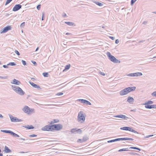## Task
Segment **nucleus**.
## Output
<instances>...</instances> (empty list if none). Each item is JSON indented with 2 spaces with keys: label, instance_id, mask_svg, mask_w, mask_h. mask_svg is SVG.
<instances>
[{
  "label": "nucleus",
  "instance_id": "f257e3e1",
  "mask_svg": "<svg viewBox=\"0 0 156 156\" xmlns=\"http://www.w3.org/2000/svg\"><path fill=\"white\" fill-rule=\"evenodd\" d=\"M12 87L13 90L18 94L21 95H23L24 94L25 92L19 87L12 85Z\"/></svg>",
  "mask_w": 156,
  "mask_h": 156
},
{
  "label": "nucleus",
  "instance_id": "f03ea898",
  "mask_svg": "<svg viewBox=\"0 0 156 156\" xmlns=\"http://www.w3.org/2000/svg\"><path fill=\"white\" fill-rule=\"evenodd\" d=\"M22 111L28 115L31 114L34 112V109L30 108L27 106H25L22 109Z\"/></svg>",
  "mask_w": 156,
  "mask_h": 156
},
{
  "label": "nucleus",
  "instance_id": "7ed1b4c3",
  "mask_svg": "<svg viewBox=\"0 0 156 156\" xmlns=\"http://www.w3.org/2000/svg\"><path fill=\"white\" fill-rule=\"evenodd\" d=\"M107 55L109 59L112 62L115 63H119L120 62V61H119L114 56L112 55L110 52H108L107 53Z\"/></svg>",
  "mask_w": 156,
  "mask_h": 156
},
{
  "label": "nucleus",
  "instance_id": "20e7f679",
  "mask_svg": "<svg viewBox=\"0 0 156 156\" xmlns=\"http://www.w3.org/2000/svg\"><path fill=\"white\" fill-rule=\"evenodd\" d=\"M85 119V116L83 115V112L80 111L78 113L77 117V120L81 123L84 122Z\"/></svg>",
  "mask_w": 156,
  "mask_h": 156
},
{
  "label": "nucleus",
  "instance_id": "39448f33",
  "mask_svg": "<svg viewBox=\"0 0 156 156\" xmlns=\"http://www.w3.org/2000/svg\"><path fill=\"white\" fill-rule=\"evenodd\" d=\"M9 115L11 121L12 122H21L23 121L22 119H19L16 117H14L11 115L9 114Z\"/></svg>",
  "mask_w": 156,
  "mask_h": 156
},
{
  "label": "nucleus",
  "instance_id": "423d86ee",
  "mask_svg": "<svg viewBox=\"0 0 156 156\" xmlns=\"http://www.w3.org/2000/svg\"><path fill=\"white\" fill-rule=\"evenodd\" d=\"M54 130L58 131L62 129V126L60 124H54Z\"/></svg>",
  "mask_w": 156,
  "mask_h": 156
},
{
  "label": "nucleus",
  "instance_id": "0eeeda50",
  "mask_svg": "<svg viewBox=\"0 0 156 156\" xmlns=\"http://www.w3.org/2000/svg\"><path fill=\"white\" fill-rule=\"evenodd\" d=\"M22 6L20 4H16L15 5L12 9V11L15 12L21 8Z\"/></svg>",
  "mask_w": 156,
  "mask_h": 156
},
{
  "label": "nucleus",
  "instance_id": "6e6552de",
  "mask_svg": "<svg viewBox=\"0 0 156 156\" xmlns=\"http://www.w3.org/2000/svg\"><path fill=\"white\" fill-rule=\"evenodd\" d=\"M71 132L73 133H78L80 134H81L82 131L80 129H77L76 128H74L71 129Z\"/></svg>",
  "mask_w": 156,
  "mask_h": 156
},
{
  "label": "nucleus",
  "instance_id": "1a4fd4ad",
  "mask_svg": "<svg viewBox=\"0 0 156 156\" xmlns=\"http://www.w3.org/2000/svg\"><path fill=\"white\" fill-rule=\"evenodd\" d=\"M78 101H80L82 103L85 104L87 105H91V103L89 101L87 100L83 99H79L77 100Z\"/></svg>",
  "mask_w": 156,
  "mask_h": 156
},
{
  "label": "nucleus",
  "instance_id": "9d476101",
  "mask_svg": "<svg viewBox=\"0 0 156 156\" xmlns=\"http://www.w3.org/2000/svg\"><path fill=\"white\" fill-rule=\"evenodd\" d=\"M11 27L10 26H6L4 27L2 32H1V33H5L7 32L8 30H11Z\"/></svg>",
  "mask_w": 156,
  "mask_h": 156
},
{
  "label": "nucleus",
  "instance_id": "9b49d317",
  "mask_svg": "<svg viewBox=\"0 0 156 156\" xmlns=\"http://www.w3.org/2000/svg\"><path fill=\"white\" fill-rule=\"evenodd\" d=\"M136 89L135 87H127V93L134 91Z\"/></svg>",
  "mask_w": 156,
  "mask_h": 156
},
{
  "label": "nucleus",
  "instance_id": "f8f14e48",
  "mask_svg": "<svg viewBox=\"0 0 156 156\" xmlns=\"http://www.w3.org/2000/svg\"><path fill=\"white\" fill-rule=\"evenodd\" d=\"M120 94L121 95H124L127 94V88H125L123 90L120 92Z\"/></svg>",
  "mask_w": 156,
  "mask_h": 156
},
{
  "label": "nucleus",
  "instance_id": "ddd939ff",
  "mask_svg": "<svg viewBox=\"0 0 156 156\" xmlns=\"http://www.w3.org/2000/svg\"><path fill=\"white\" fill-rule=\"evenodd\" d=\"M145 108L148 109H151L152 108H156V105H147L145 106Z\"/></svg>",
  "mask_w": 156,
  "mask_h": 156
},
{
  "label": "nucleus",
  "instance_id": "4468645a",
  "mask_svg": "<svg viewBox=\"0 0 156 156\" xmlns=\"http://www.w3.org/2000/svg\"><path fill=\"white\" fill-rule=\"evenodd\" d=\"M11 83L17 85H19L20 83V82L15 79H14L11 82Z\"/></svg>",
  "mask_w": 156,
  "mask_h": 156
},
{
  "label": "nucleus",
  "instance_id": "2eb2a0df",
  "mask_svg": "<svg viewBox=\"0 0 156 156\" xmlns=\"http://www.w3.org/2000/svg\"><path fill=\"white\" fill-rule=\"evenodd\" d=\"M127 102L130 104H133L134 102V99L133 98L129 96L127 98Z\"/></svg>",
  "mask_w": 156,
  "mask_h": 156
},
{
  "label": "nucleus",
  "instance_id": "dca6fc26",
  "mask_svg": "<svg viewBox=\"0 0 156 156\" xmlns=\"http://www.w3.org/2000/svg\"><path fill=\"white\" fill-rule=\"evenodd\" d=\"M41 130L44 131H49V125H47L41 128Z\"/></svg>",
  "mask_w": 156,
  "mask_h": 156
},
{
  "label": "nucleus",
  "instance_id": "f3484780",
  "mask_svg": "<svg viewBox=\"0 0 156 156\" xmlns=\"http://www.w3.org/2000/svg\"><path fill=\"white\" fill-rule=\"evenodd\" d=\"M4 151L6 153H9L11 152V151L6 146H5Z\"/></svg>",
  "mask_w": 156,
  "mask_h": 156
},
{
  "label": "nucleus",
  "instance_id": "a211bd4d",
  "mask_svg": "<svg viewBox=\"0 0 156 156\" xmlns=\"http://www.w3.org/2000/svg\"><path fill=\"white\" fill-rule=\"evenodd\" d=\"M23 127L29 129H32L34 128V127L32 125L30 126L27 125V126H23Z\"/></svg>",
  "mask_w": 156,
  "mask_h": 156
},
{
  "label": "nucleus",
  "instance_id": "6ab92c4d",
  "mask_svg": "<svg viewBox=\"0 0 156 156\" xmlns=\"http://www.w3.org/2000/svg\"><path fill=\"white\" fill-rule=\"evenodd\" d=\"M127 131H129L131 132H132L133 133H138L136 131L133 130L132 128L127 127Z\"/></svg>",
  "mask_w": 156,
  "mask_h": 156
},
{
  "label": "nucleus",
  "instance_id": "aec40b11",
  "mask_svg": "<svg viewBox=\"0 0 156 156\" xmlns=\"http://www.w3.org/2000/svg\"><path fill=\"white\" fill-rule=\"evenodd\" d=\"M115 117H117V118H121L123 119H125L126 118V116L124 115H117L116 116H115Z\"/></svg>",
  "mask_w": 156,
  "mask_h": 156
},
{
  "label": "nucleus",
  "instance_id": "412c9836",
  "mask_svg": "<svg viewBox=\"0 0 156 156\" xmlns=\"http://www.w3.org/2000/svg\"><path fill=\"white\" fill-rule=\"evenodd\" d=\"M128 149H136V150H138L139 151H140L141 150V149L140 148H138V147H130L129 148L127 147V151H130V150Z\"/></svg>",
  "mask_w": 156,
  "mask_h": 156
},
{
  "label": "nucleus",
  "instance_id": "4be33fe9",
  "mask_svg": "<svg viewBox=\"0 0 156 156\" xmlns=\"http://www.w3.org/2000/svg\"><path fill=\"white\" fill-rule=\"evenodd\" d=\"M1 131L4 133H9L11 135L12 132L11 130H1Z\"/></svg>",
  "mask_w": 156,
  "mask_h": 156
},
{
  "label": "nucleus",
  "instance_id": "5701e85b",
  "mask_svg": "<svg viewBox=\"0 0 156 156\" xmlns=\"http://www.w3.org/2000/svg\"><path fill=\"white\" fill-rule=\"evenodd\" d=\"M93 2L94 3H95L97 5L100 6H102L103 5V3L97 2L95 1H94Z\"/></svg>",
  "mask_w": 156,
  "mask_h": 156
},
{
  "label": "nucleus",
  "instance_id": "b1692460",
  "mask_svg": "<svg viewBox=\"0 0 156 156\" xmlns=\"http://www.w3.org/2000/svg\"><path fill=\"white\" fill-rule=\"evenodd\" d=\"M134 76H142L143 74L142 73L140 72H137L134 73Z\"/></svg>",
  "mask_w": 156,
  "mask_h": 156
},
{
  "label": "nucleus",
  "instance_id": "393cba45",
  "mask_svg": "<svg viewBox=\"0 0 156 156\" xmlns=\"http://www.w3.org/2000/svg\"><path fill=\"white\" fill-rule=\"evenodd\" d=\"M54 130L53 125H49V131H52Z\"/></svg>",
  "mask_w": 156,
  "mask_h": 156
},
{
  "label": "nucleus",
  "instance_id": "a878e982",
  "mask_svg": "<svg viewBox=\"0 0 156 156\" xmlns=\"http://www.w3.org/2000/svg\"><path fill=\"white\" fill-rule=\"evenodd\" d=\"M153 103V101H147L144 104V105H149L150 104H152Z\"/></svg>",
  "mask_w": 156,
  "mask_h": 156
},
{
  "label": "nucleus",
  "instance_id": "bb28decb",
  "mask_svg": "<svg viewBox=\"0 0 156 156\" xmlns=\"http://www.w3.org/2000/svg\"><path fill=\"white\" fill-rule=\"evenodd\" d=\"M11 135H12L14 137H19V136L18 134L15 133L12 131V133L11 134Z\"/></svg>",
  "mask_w": 156,
  "mask_h": 156
},
{
  "label": "nucleus",
  "instance_id": "cd10ccee",
  "mask_svg": "<svg viewBox=\"0 0 156 156\" xmlns=\"http://www.w3.org/2000/svg\"><path fill=\"white\" fill-rule=\"evenodd\" d=\"M65 23L70 26H73L74 24L73 22H65Z\"/></svg>",
  "mask_w": 156,
  "mask_h": 156
},
{
  "label": "nucleus",
  "instance_id": "c85d7f7f",
  "mask_svg": "<svg viewBox=\"0 0 156 156\" xmlns=\"http://www.w3.org/2000/svg\"><path fill=\"white\" fill-rule=\"evenodd\" d=\"M29 83L33 87L35 88L37 86V84L31 82L29 81Z\"/></svg>",
  "mask_w": 156,
  "mask_h": 156
},
{
  "label": "nucleus",
  "instance_id": "c756f323",
  "mask_svg": "<svg viewBox=\"0 0 156 156\" xmlns=\"http://www.w3.org/2000/svg\"><path fill=\"white\" fill-rule=\"evenodd\" d=\"M16 65V63L14 62H10L7 64V65L11 66H14Z\"/></svg>",
  "mask_w": 156,
  "mask_h": 156
},
{
  "label": "nucleus",
  "instance_id": "7c9ffc66",
  "mask_svg": "<svg viewBox=\"0 0 156 156\" xmlns=\"http://www.w3.org/2000/svg\"><path fill=\"white\" fill-rule=\"evenodd\" d=\"M83 142H85L88 139V138L87 136H84L83 137Z\"/></svg>",
  "mask_w": 156,
  "mask_h": 156
},
{
  "label": "nucleus",
  "instance_id": "2f4dec72",
  "mask_svg": "<svg viewBox=\"0 0 156 156\" xmlns=\"http://www.w3.org/2000/svg\"><path fill=\"white\" fill-rule=\"evenodd\" d=\"M70 65L69 64L66 65L65 66V69L63 71H64L65 70L69 69L70 68Z\"/></svg>",
  "mask_w": 156,
  "mask_h": 156
},
{
  "label": "nucleus",
  "instance_id": "473e14b6",
  "mask_svg": "<svg viewBox=\"0 0 156 156\" xmlns=\"http://www.w3.org/2000/svg\"><path fill=\"white\" fill-rule=\"evenodd\" d=\"M127 154L131 155H135L138 154H137L135 153H133L132 152H127Z\"/></svg>",
  "mask_w": 156,
  "mask_h": 156
},
{
  "label": "nucleus",
  "instance_id": "72a5a7b5",
  "mask_svg": "<svg viewBox=\"0 0 156 156\" xmlns=\"http://www.w3.org/2000/svg\"><path fill=\"white\" fill-rule=\"evenodd\" d=\"M42 74L45 77H48V73H42Z\"/></svg>",
  "mask_w": 156,
  "mask_h": 156
},
{
  "label": "nucleus",
  "instance_id": "f704fd0d",
  "mask_svg": "<svg viewBox=\"0 0 156 156\" xmlns=\"http://www.w3.org/2000/svg\"><path fill=\"white\" fill-rule=\"evenodd\" d=\"M127 151V148H123L122 149H120L119 150V152H121L122 151Z\"/></svg>",
  "mask_w": 156,
  "mask_h": 156
},
{
  "label": "nucleus",
  "instance_id": "c9c22d12",
  "mask_svg": "<svg viewBox=\"0 0 156 156\" xmlns=\"http://www.w3.org/2000/svg\"><path fill=\"white\" fill-rule=\"evenodd\" d=\"M53 121L54 123L58 122H59V120L58 119H54Z\"/></svg>",
  "mask_w": 156,
  "mask_h": 156
},
{
  "label": "nucleus",
  "instance_id": "e433bc0d",
  "mask_svg": "<svg viewBox=\"0 0 156 156\" xmlns=\"http://www.w3.org/2000/svg\"><path fill=\"white\" fill-rule=\"evenodd\" d=\"M127 76H134V73H130L127 74Z\"/></svg>",
  "mask_w": 156,
  "mask_h": 156
},
{
  "label": "nucleus",
  "instance_id": "4c0bfd02",
  "mask_svg": "<svg viewBox=\"0 0 156 156\" xmlns=\"http://www.w3.org/2000/svg\"><path fill=\"white\" fill-rule=\"evenodd\" d=\"M12 0H7L5 4V5H7V4H9L10 2H11Z\"/></svg>",
  "mask_w": 156,
  "mask_h": 156
},
{
  "label": "nucleus",
  "instance_id": "58836bf2",
  "mask_svg": "<svg viewBox=\"0 0 156 156\" xmlns=\"http://www.w3.org/2000/svg\"><path fill=\"white\" fill-rule=\"evenodd\" d=\"M25 22H23L21 24L20 27H21L22 28L24 27L25 26Z\"/></svg>",
  "mask_w": 156,
  "mask_h": 156
},
{
  "label": "nucleus",
  "instance_id": "ea45409f",
  "mask_svg": "<svg viewBox=\"0 0 156 156\" xmlns=\"http://www.w3.org/2000/svg\"><path fill=\"white\" fill-rule=\"evenodd\" d=\"M133 61L131 60V59H129L128 60V62H127V63H129V64H131L133 63Z\"/></svg>",
  "mask_w": 156,
  "mask_h": 156
},
{
  "label": "nucleus",
  "instance_id": "a19ab883",
  "mask_svg": "<svg viewBox=\"0 0 156 156\" xmlns=\"http://www.w3.org/2000/svg\"><path fill=\"white\" fill-rule=\"evenodd\" d=\"M120 129L122 130H127V126L123 127H121Z\"/></svg>",
  "mask_w": 156,
  "mask_h": 156
},
{
  "label": "nucleus",
  "instance_id": "79ce46f5",
  "mask_svg": "<svg viewBox=\"0 0 156 156\" xmlns=\"http://www.w3.org/2000/svg\"><path fill=\"white\" fill-rule=\"evenodd\" d=\"M31 62L32 63L34 64V66H37V63L35 61H31Z\"/></svg>",
  "mask_w": 156,
  "mask_h": 156
},
{
  "label": "nucleus",
  "instance_id": "37998d69",
  "mask_svg": "<svg viewBox=\"0 0 156 156\" xmlns=\"http://www.w3.org/2000/svg\"><path fill=\"white\" fill-rule=\"evenodd\" d=\"M37 136V135H36V134H31V135H30L29 136L30 137H36Z\"/></svg>",
  "mask_w": 156,
  "mask_h": 156
},
{
  "label": "nucleus",
  "instance_id": "c03bdc74",
  "mask_svg": "<svg viewBox=\"0 0 156 156\" xmlns=\"http://www.w3.org/2000/svg\"><path fill=\"white\" fill-rule=\"evenodd\" d=\"M83 139H78V140H77V142H80V143H83Z\"/></svg>",
  "mask_w": 156,
  "mask_h": 156
},
{
  "label": "nucleus",
  "instance_id": "a18cd8bd",
  "mask_svg": "<svg viewBox=\"0 0 156 156\" xmlns=\"http://www.w3.org/2000/svg\"><path fill=\"white\" fill-rule=\"evenodd\" d=\"M115 139L112 140H111L108 141H107V142L108 143H110L113 142H115Z\"/></svg>",
  "mask_w": 156,
  "mask_h": 156
},
{
  "label": "nucleus",
  "instance_id": "49530a36",
  "mask_svg": "<svg viewBox=\"0 0 156 156\" xmlns=\"http://www.w3.org/2000/svg\"><path fill=\"white\" fill-rule=\"evenodd\" d=\"M41 7V5L39 4L37 6V8L38 10H39L40 9Z\"/></svg>",
  "mask_w": 156,
  "mask_h": 156
},
{
  "label": "nucleus",
  "instance_id": "de8ad7c7",
  "mask_svg": "<svg viewBox=\"0 0 156 156\" xmlns=\"http://www.w3.org/2000/svg\"><path fill=\"white\" fill-rule=\"evenodd\" d=\"M151 95L152 96H155L156 97V91L154 92L151 94Z\"/></svg>",
  "mask_w": 156,
  "mask_h": 156
},
{
  "label": "nucleus",
  "instance_id": "09e8293b",
  "mask_svg": "<svg viewBox=\"0 0 156 156\" xmlns=\"http://www.w3.org/2000/svg\"><path fill=\"white\" fill-rule=\"evenodd\" d=\"M21 61H22V62L23 65L24 66H25L26 65L27 63L25 61L23 60H22Z\"/></svg>",
  "mask_w": 156,
  "mask_h": 156
},
{
  "label": "nucleus",
  "instance_id": "8fccbe9b",
  "mask_svg": "<svg viewBox=\"0 0 156 156\" xmlns=\"http://www.w3.org/2000/svg\"><path fill=\"white\" fill-rule=\"evenodd\" d=\"M15 52L16 54L17 55H20V53L17 50H15Z\"/></svg>",
  "mask_w": 156,
  "mask_h": 156
},
{
  "label": "nucleus",
  "instance_id": "3c124183",
  "mask_svg": "<svg viewBox=\"0 0 156 156\" xmlns=\"http://www.w3.org/2000/svg\"><path fill=\"white\" fill-rule=\"evenodd\" d=\"M136 1V0H131V5H133L134 2Z\"/></svg>",
  "mask_w": 156,
  "mask_h": 156
},
{
  "label": "nucleus",
  "instance_id": "603ef678",
  "mask_svg": "<svg viewBox=\"0 0 156 156\" xmlns=\"http://www.w3.org/2000/svg\"><path fill=\"white\" fill-rule=\"evenodd\" d=\"M0 78L3 79H7L8 78V77L6 76H0Z\"/></svg>",
  "mask_w": 156,
  "mask_h": 156
},
{
  "label": "nucleus",
  "instance_id": "864d4df0",
  "mask_svg": "<svg viewBox=\"0 0 156 156\" xmlns=\"http://www.w3.org/2000/svg\"><path fill=\"white\" fill-rule=\"evenodd\" d=\"M154 136L153 135H148L147 136H145L144 138H149L150 137L153 136Z\"/></svg>",
  "mask_w": 156,
  "mask_h": 156
},
{
  "label": "nucleus",
  "instance_id": "5fc2aeb1",
  "mask_svg": "<svg viewBox=\"0 0 156 156\" xmlns=\"http://www.w3.org/2000/svg\"><path fill=\"white\" fill-rule=\"evenodd\" d=\"M63 94V93L62 92H59L57 94V95L58 96L62 95Z\"/></svg>",
  "mask_w": 156,
  "mask_h": 156
},
{
  "label": "nucleus",
  "instance_id": "6e6d98bb",
  "mask_svg": "<svg viewBox=\"0 0 156 156\" xmlns=\"http://www.w3.org/2000/svg\"><path fill=\"white\" fill-rule=\"evenodd\" d=\"M99 73L100 74H101V75H102L103 76H105V74L103 72H101V71L99 72Z\"/></svg>",
  "mask_w": 156,
  "mask_h": 156
},
{
  "label": "nucleus",
  "instance_id": "4d7b16f0",
  "mask_svg": "<svg viewBox=\"0 0 156 156\" xmlns=\"http://www.w3.org/2000/svg\"><path fill=\"white\" fill-rule=\"evenodd\" d=\"M35 88H37L39 90H40L41 89L40 87L37 85V86Z\"/></svg>",
  "mask_w": 156,
  "mask_h": 156
},
{
  "label": "nucleus",
  "instance_id": "13d9d810",
  "mask_svg": "<svg viewBox=\"0 0 156 156\" xmlns=\"http://www.w3.org/2000/svg\"><path fill=\"white\" fill-rule=\"evenodd\" d=\"M8 66L9 65H3V67H4L5 68H8Z\"/></svg>",
  "mask_w": 156,
  "mask_h": 156
},
{
  "label": "nucleus",
  "instance_id": "bf43d9fd",
  "mask_svg": "<svg viewBox=\"0 0 156 156\" xmlns=\"http://www.w3.org/2000/svg\"><path fill=\"white\" fill-rule=\"evenodd\" d=\"M121 140H127V137L126 138H121Z\"/></svg>",
  "mask_w": 156,
  "mask_h": 156
},
{
  "label": "nucleus",
  "instance_id": "052dcab7",
  "mask_svg": "<svg viewBox=\"0 0 156 156\" xmlns=\"http://www.w3.org/2000/svg\"><path fill=\"white\" fill-rule=\"evenodd\" d=\"M119 40L116 39L115 41V43L116 44H118L119 43Z\"/></svg>",
  "mask_w": 156,
  "mask_h": 156
},
{
  "label": "nucleus",
  "instance_id": "680f3d73",
  "mask_svg": "<svg viewBox=\"0 0 156 156\" xmlns=\"http://www.w3.org/2000/svg\"><path fill=\"white\" fill-rule=\"evenodd\" d=\"M115 141L121 140V138H119L115 139Z\"/></svg>",
  "mask_w": 156,
  "mask_h": 156
},
{
  "label": "nucleus",
  "instance_id": "e2e57ef3",
  "mask_svg": "<svg viewBox=\"0 0 156 156\" xmlns=\"http://www.w3.org/2000/svg\"><path fill=\"white\" fill-rule=\"evenodd\" d=\"M133 139L132 138H127V140H133Z\"/></svg>",
  "mask_w": 156,
  "mask_h": 156
},
{
  "label": "nucleus",
  "instance_id": "0e129e2a",
  "mask_svg": "<svg viewBox=\"0 0 156 156\" xmlns=\"http://www.w3.org/2000/svg\"><path fill=\"white\" fill-rule=\"evenodd\" d=\"M109 37L110 38L112 39V40H114L115 39V37H113L110 36Z\"/></svg>",
  "mask_w": 156,
  "mask_h": 156
},
{
  "label": "nucleus",
  "instance_id": "69168bd1",
  "mask_svg": "<svg viewBox=\"0 0 156 156\" xmlns=\"http://www.w3.org/2000/svg\"><path fill=\"white\" fill-rule=\"evenodd\" d=\"M63 17L64 18L66 17L67 16L66 14L65 13H64V15H62Z\"/></svg>",
  "mask_w": 156,
  "mask_h": 156
},
{
  "label": "nucleus",
  "instance_id": "338daca9",
  "mask_svg": "<svg viewBox=\"0 0 156 156\" xmlns=\"http://www.w3.org/2000/svg\"><path fill=\"white\" fill-rule=\"evenodd\" d=\"M145 41V40H142V41H139V43H143Z\"/></svg>",
  "mask_w": 156,
  "mask_h": 156
},
{
  "label": "nucleus",
  "instance_id": "774afa93",
  "mask_svg": "<svg viewBox=\"0 0 156 156\" xmlns=\"http://www.w3.org/2000/svg\"><path fill=\"white\" fill-rule=\"evenodd\" d=\"M49 123L51 125H52L54 123L53 122V121H51L50 122H49Z\"/></svg>",
  "mask_w": 156,
  "mask_h": 156
}]
</instances>
